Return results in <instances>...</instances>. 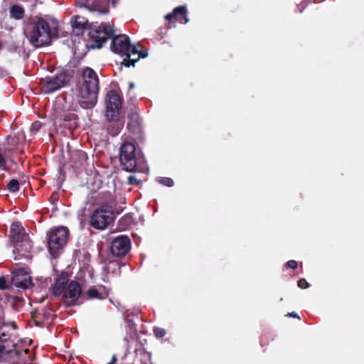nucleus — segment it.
Here are the masks:
<instances>
[{
    "label": "nucleus",
    "mask_w": 364,
    "mask_h": 364,
    "mask_svg": "<svg viewBox=\"0 0 364 364\" xmlns=\"http://www.w3.org/2000/svg\"><path fill=\"white\" fill-rule=\"evenodd\" d=\"M90 40L93 42L90 45L92 49L100 48L109 38H112L111 49L122 56L129 50L130 47L129 38L126 35L115 36L114 29L109 24L102 23L100 26L91 28L88 33Z\"/></svg>",
    "instance_id": "1"
},
{
    "label": "nucleus",
    "mask_w": 364,
    "mask_h": 364,
    "mask_svg": "<svg viewBox=\"0 0 364 364\" xmlns=\"http://www.w3.org/2000/svg\"><path fill=\"white\" fill-rule=\"evenodd\" d=\"M122 104V96L117 90H109L107 92L105 126L112 136L118 135L124 127V120L119 117Z\"/></svg>",
    "instance_id": "2"
},
{
    "label": "nucleus",
    "mask_w": 364,
    "mask_h": 364,
    "mask_svg": "<svg viewBox=\"0 0 364 364\" xmlns=\"http://www.w3.org/2000/svg\"><path fill=\"white\" fill-rule=\"evenodd\" d=\"M17 328V324L14 321L6 322L0 320V358L5 355L11 357L18 356L22 351H28V349L18 347L16 343L18 337L16 332Z\"/></svg>",
    "instance_id": "3"
},
{
    "label": "nucleus",
    "mask_w": 364,
    "mask_h": 364,
    "mask_svg": "<svg viewBox=\"0 0 364 364\" xmlns=\"http://www.w3.org/2000/svg\"><path fill=\"white\" fill-rule=\"evenodd\" d=\"M83 84L79 90V103L85 109L92 107L97 102L99 79L95 70L86 67L82 74Z\"/></svg>",
    "instance_id": "4"
},
{
    "label": "nucleus",
    "mask_w": 364,
    "mask_h": 364,
    "mask_svg": "<svg viewBox=\"0 0 364 364\" xmlns=\"http://www.w3.org/2000/svg\"><path fill=\"white\" fill-rule=\"evenodd\" d=\"M31 31L26 33L30 43L36 48L50 44L53 38L58 36V31L51 29L49 23L40 18L30 24Z\"/></svg>",
    "instance_id": "5"
},
{
    "label": "nucleus",
    "mask_w": 364,
    "mask_h": 364,
    "mask_svg": "<svg viewBox=\"0 0 364 364\" xmlns=\"http://www.w3.org/2000/svg\"><path fill=\"white\" fill-rule=\"evenodd\" d=\"M114 211L111 205L103 203L90 217V225L96 230H105L113 222Z\"/></svg>",
    "instance_id": "6"
},
{
    "label": "nucleus",
    "mask_w": 364,
    "mask_h": 364,
    "mask_svg": "<svg viewBox=\"0 0 364 364\" xmlns=\"http://www.w3.org/2000/svg\"><path fill=\"white\" fill-rule=\"evenodd\" d=\"M139 160L136 156V146L133 143L125 142L122 144L119 161L124 170L128 172L139 171Z\"/></svg>",
    "instance_id": "7"
},
{
    "label": "nucleus",
    "mask_w": 364,
    "mask_h": 364,
    "mask_svg": "<svg viewBox=\"0 0 364 364\" xmlns=\"http://www.w3.org/2000/svg\"><path fill=\"white\" fill-rule=\"evenodd\" d=\"M69 235L68 229L65 227H60L48 233V249L50 254L55 257L68 241Z\"/></svg>",
    "instance_id": "8"
},
{
    "label": "nucleus",
    "mask_w": 364,
    "mask_h": 364,
    "mask_svg": "<svg viewBox=\"0 0 364 364\" xmlns=\"http://www.w3.org/2000/svg\"><path fill=\"white\" fill-rule=\"evenodd\" d=\"M68 80V75L67 71L60 70L54 75L41 78L39 85L44 94H50L64 87Z\"/></svg>",
    "instance_id": "9"
},
{
    "label": "nucleus",
    "mask_w": 364,
    "mask_h": 364,
    "mask_svg": "<svg viewBox=\"0 0 364 364\" xmlns=\"http://www.w3.org/2000/svg\"><path fill=\"white\" fill-rule=\"evenodd\" d=\"M127 128L132 134L134 141L142 142L144 140V134L142 127V121L136 112H132L128 115Z\"/></svg>",
    "instance_id": "10"
},
{
    "label": "nucleus",
    "mask_w": 364,
    "mask_h": 364,
    "mask_svg": "<svg viewBox=\"0 0 364 364\" xmlns=\"http://www.w3.org/2000/svg\"><path fill=\"white\" fill-rule=\"evenodd\" d=\"M148 55L147 50H144L141 45H131L129 47V50L126 52L122 61V65L125 67L134 66L135 63L141 58H145Z\"/></svg>",
    "instance_id": "11"
},
{
    "label": "nucleus",
    "mask_w": 364,
    "mask_h": 364,
    "mask_svg": "<svg viewBox=\"0 0 364 364\" xmlns=\"http://www.w3.org/2000/svg\"><path fill=\"white\" fill-rule=\"evenodd\" d=\"M82 293L80 284L77 281L70 282L63 294V302L68 306L74 305Z\"/></svg>",
    "instance_id": "12"
},
{
    "label": "nucleus",
    "mask_w": 364,
    "mask_h": 364,
    "mask_svg": "<svg viewBox=\"0 0 364 364\" xmlns=\"http://www.w3.org/2000/svg\"><path fill=\"white\" fill-rule=\"evenodd\" d=\"M131 248V240L127 235H121L114 238L110 246V251L114 256H124Z\"/></svg>",
    "instance_id": "13"
},
{
    "label": "nucleus",
    "mask_w": 364,
    "mask_h": 364,
    "mask_svg": "<svg viewBox=\"0 0 364 364\" xmlns=\"http://www.w3.org/2000/svg\"><path fill=\"white\" fill-rule=\"evenodd\" d=\"M11 284L16 287L26 289L32 285V280L23 269H18L13 275Z\"/></svg>",
    "instance_id": "14"
},
{
    "label": "nucleus",
    "mask_w": 364,
    "mask_h": 364,
    "mask_svg": "<svg viewBox=\"0 0 364 364\" xmlns=\"http://www.w3.org/2000/svg\"><path fill=\"white\" fill-rule=\"evenodd\" d=\"M13 246L14 247V253L18 255V256L15 257V259H18L19 257H26L27 254L29 253L33 248L32 241L30 240L28 235L14 244Z\"/></svg>",
    "instance_id": "15"
},
{
    "label": "nucleus",
    "mask_w": 364,
    "mask_h": 364,
    "mask_svg": "<svg viewBox=\"0 0 364 364\" xmlns=\"http://www.w3.org/2000/svg\"><path fill=\"white\" fill-rule=\"evenodd\" d=\"M165 18L170 23L174 20L183 24L187 23L189 19L187 18L186 6H179L175 8L172 13L165 16Z\"/></svg>",
    "instance_id": "16"
},
{
    "label": "nucleus",
    "mask_w": 364,
    "mask_h": 364,
    "mask_svg": "<svg viewBox=\"0 0 364 364\" xmlns=\"http://www.w3.org/2000/svg\"><path fill=\"white\" fill-rule=\"evenodd\" d=\"M28 235L20 222L17 221L11 223L9 238L12 245L19 242Z\"/></svg>",
    "instance_id": "17"
},
{
    "label": "nucleus",
    "mask_w": 364,
    "mask_h": 364,
    "mask_svg": "<svg viewBox=\"0 0 364 364\" xmlns=\"http://www.w3.org/2000/svg\"><path fill=\"white\" fill-rule=\"evenodd\" d=\"M68 274L67 272H62L55 279L54 284L51 287L52 294L58 296L63 294L66 285L68 284Z\"/></svg>",
    "instance_id": "18"
},
{
    "label": "nucleus",
    "mask_w": 364,
    "mask_h": 364,
    "mask_svg": "<svg viewBox=\"0 0 364 364\" xmlns=\"http://www.w3.org/2000/svg\"><path fill=\"white\" fill-rule=\"evenodd\" d=\"M55 114L56 119L69 122L70 127H75L77 126L78 116L76 114L65 109H60L56 111Z\"/></svg>",
    "instance_id": "19"
},
{
    "label": "nucleus",
    "mask_w": 364,
    "mask_h": 364,
    "mask_svg": "<svg viewBox=\"0 0 364 364\" xmlns=\"http://www.w3.org/2000/svg\"><path fill=\"white\" fill-rule=\"evenodd\" d=\"M85 296L86 299L90 300H104L108 297V293L106 292L105 289L103 291H100L95 287H92L86 291Z\"/></svg>",
    "instance_id": "20"
},
{
    "label": "nucleus",
    "mask_w": 364,
    "mask_h": 364,
    "mask_svg": "<svg viewBox=\"0 0 364 364\" xmlns=\"http://www.w3.org/2000/svg\"><path fill=\"white\" fill-rule=\"evenodd\" d=\"M110 1L112 6H115L118 0H94L92 6L95 9L102 13H107L109 11L108 6Z\"/></svg>",
    "instance_id": "21"
},
{
    "label": "nucleus",
    "mask_w": 364,
    "mask_h": 364,
    "mask_svg": "<svg viewBox=\"0 0 364 364\" xmlns=\"http://www.w3.org/2000/svg\"><path fill=\"white\" fill-rule=\"evenodd\" d=\"M10 16L16 20H21L24 17L25 10L19 5H13L10 8Z\"/></svg>",
    "instance_id": "22"
},
{
    "label": "nucleus",
    "mask_w": 364,
    "mask_h": 364,
    "mask_svg": "<svg viewBox=\"0 0 364 364\" xmlns=\"http://www.w3.org/2000/svg\"><path fill=\"white\" fill-rule=\"evenodd\" d=\"M7 190L11 193H16L19 191L20 184L18 180L11 179L6 186Z\"/></svg>",
    "instance_id": "23"
},
{
    "label": "nucleus",
    "mask_w": 364,
    "mask_h": 364,
    "mask_svg": "<svg viewBox=\"0 0 364 364\" xmlns=\"http://www.w3.org/2000/svg\"><path fill=\"white\" fill-rule=\"evenodd\" d=\"M85 28V24L77 21H75L73 24V32L75 35L79 36L82 34Z\"/></svg>",
    "instance_id": "24"
},
{
    "label": "nucleus",
    "mask_w": 364,
    "mask_h": 364,
    "mask_svg": "<svg viewBox=\"0 0 364 364\" xmlns=\"http://www.w3.org/2000/svg\"><path fill=\"white\" fill-rule=\"evenodd\" d=\"M141 314V311L139 309H134L133 311H127L126 312V318H129V317H139Z\"/></svg>",
    "instance_id": "25"
},
{
    "label": "nucleus",
    "mask_w": 364,
    "mask_h": 364,
    "mask_svg": "<svg viewBox=\"0 0 364 364\" xmlns=\"http://www.w3.org/2000/svg\"><path fill=\"white\" fill-rule=\"evenodd\" d=\"M161 184L167 187H171L173 186V181L171 178H161Z\"/></svg>",
    "instance_id": "26"
},
{
    "label": "nucleus",
    "mask_w": 364,
    "mask_h": 364,
    "mask_svg": "<svg viewBox=\"0 0 364 364\" xmlns=\"http://www.w3.org/2000/svg\"><path fill=\"white\" fill-rule=\"evenodd\" d=\"M42 123L39 121H36L31 124V129L33 132H38L42 127Z\"/></svg>",
    "instance_id": "27"
},
{
    "label": "nucleus",
    "mask_w": 364,
    "mask_h": 364,
    "mask_svg": "<svg viewBox=\"0 0 364 364\" xmlns=\"http://www.w3.org/2000/svg\"><path fill=\"white\" fill-rule=\"evenodd\" d=\"M9 289V284L4 277H0V289L5 290Z\"/></svg>",
    "instance_id": "28"
},
{
    "label": "nucleus",
    "mask_w": 364,
    "mask_h": 364,
    "mask_svg": "<svg viewBox=\"0 0 364 364\" xmlns=\"http://www.w3.org/2000/svg\"><path fill=\"white\" fill-rule=\"evenodd\" d=\"M124 222L126 225H130L132 222V216L131 215H125L121 220V223Z\"/></svg>",
    "instance_id": "29"
},
{
    "label": "nucleus",
    "mask_w": 364,
    "mask_h": 364,
    "mask_svg": "<svg viewBox=\"0 0 364 364\" xmlns=\"http://www.w3.org/2000/svg\"><path fill=\"white\" fill-rule=\"evenodd\" d=\"M1 169L6 171H9V168L6 167V161L1 154H0V170Z\"/></svg>",
    "instance_id": "30"
},
{
    "label": "nucleus",
    "mask_w": 364,
    "mask_h": 364,
    "mask_svg": "<svg viewBox=\"0 0 364 364\" xmlns=\"http://www.w3.org/2000/svg\"><path fill=\"white\" fill-rule=\"evenodd\" d=\"M298 286L301 289H306L309 287V284L304 279H301L298 281Z\"/></svg>",
    "instance_id": "31"
},
{
    "label": "nucleus",
    "mask_w": 364,
    "mask_h": 364,
    "mask_svg": "<svg viewBox=\"0 0 364 364\" xmlns=\"http://www.w3.org/2000/svg\"><path fill=\"white\" fill-rule=\"evenodd\" d=\"M298 266L295 260H289L285 264L286 268L296 269Z\"/></svg>",
    "instance_id": "32"
},
{
    "label": "nucleus",
    "mask_w": 364,
    "mask_h": 364,
    "mask_svg": "<svg viewBox=\"0 0 364 364\" xmlns=\"http://www.w3.org/2000/svg\"><path fill=\"white\" fill-rule=\"evenodd\" d=\"M34 322V324L36 326L38 327H43L44 326V320H32Z\"/></svg>",
    "instance_id": "33"
},
{
    "label": "nucleus",
    "mask_w": 364,
    "mask_h": 364,
    "mask_svg": "<svg viewBox=\"0 0 364 364\" xmlns=\"http://www.w3.org/2000/svg\"><path fill=\"white\" fill-rule=\"evenodd\" d=\"M77 155L79 156V157L80 159H85L87 158V155H86L85 152H84V151L78 152Z\"/></svg>",
    "instance_id": "34"
},
{
    "label": "nucleus",
    "mask_w": 364,
    "mask_h": 364,
    "mask_svg": "<svg viewBox=\"0 0 364 364\" xmlns=\"http://www.w3.org/2000/svg\"><path fill=\"white\" fill-rule=\"evenodd\" d=\"M287 316H291V317H294L296 318H300V316L295 312H291V313L289 314Z\"/></svg>",
    "instance_id": "35"
},
{
    "label": "nucleus",
    "mask_w": 364,
    "mask_h": 364,
    "mask_svg": "<svg viewBox=\"0 0 364 364\" xmlns=\"http://www.w3.org/2000/svg\"><path fill=\"white\" fill-rule=\"evenodd\" d=\"M127 324L129 328H134V320H132V319L128 320Z\"/></svg>",
    "instance_id": "36"
},
{
    "label": "nucleus",
    "mask_w": 364,
    "mask_h": 364,
    "mask_svg": "<svg viewBox=\"0 0 364 364\" xmlns=\"http://www.w3.org/2000/svg\"><path fill=\"white\" fill-rule=\"evenodd\" d=\"M154 335H155L157 338H159V328L156 327V328L154 329Z\"/></svg>",
    "instance_id": "37"
},
{
    "label": "nucleus",
    "mask_w": 364,
    "mask_h": 364,
    "mask_svg": "<svg viewBox=\"0 0 364 364\" xmlns=\"http://www.w3.org/2000/svg\"><path fill=\"white\" fill-rule=\"evenodd\" d=\"M135 180V178L134 176H130L129 178V183L130 184H133L134 183V181Z\"/></svg>",
    "instance_id": "38"
},
{
    "label": "nucleus",
    "mask_w": 364,
    "mask_h": 364,
    "mask_svg": "<svg viewBox=\"0 0 364 364\" xmlns=\"http://www.w3.org/2000/svg\"><path fill=\"white\" fill-rule=\"evenodd\" d=\"M166 332L165 330L163 328H161V338H162L165 335Z\"/></svg>",
    "instance_id": "39"
},
{
    "label": "nucleus",
    "mask_w": 364,
    "mask_h": 364,
    "mask_svg": "<svg viewBox=\"0 0 364 364\" xmlns=\"http://www.w3.org/2000/svg\"><path fill=\"white\" fill-rule=\"evenodd\" d=\"M134 83H133V82H130V83H129V86H130V87H134Z\"/></svg>",
    "instance_id": "40"
},
{
    "label": "nucleus",
    "mask_w": 364,
    "mask_h": 364,
    "mask_svg": "<svg viewBox=\"0 0 364 364\" xmlns=\"http://www.w3.org/2000/svg\"><path fill=\"white\" fill-rule=\"evenodd\" d=\"M116 360V358L114 356L112 358V362H114Z\"/></svg>",
    "instance_id": "41"
},
{
    "label": "nucleus",
    "mask_w": 364,
    "mask_h": 364,
    "mask_svg": "<svg viewBox=\"0 0 364 364\" xmlns=\"http://www.w3.org/2000/svg\"><path fill=\"white\" fill-rule=\"evenodd\" d=\"M11 139L12 141H14V137H11Z\"/></svg>",
    "instance_id": "42"
},
{
    "label": "nucleus",
    "mask_w": 364,
    "mask_h": 364,
    "mask_svg": "<svg viewBox=\"0 0 364 364\" xmlns=\"http://www.w3.org/2000/svg\"><path fill=\"white\" fill-rule=\"evenodd\" d=\"M141 364H146V363H141Z\"/></svg>",
    "instance_id": "43"
}]
</instances>
